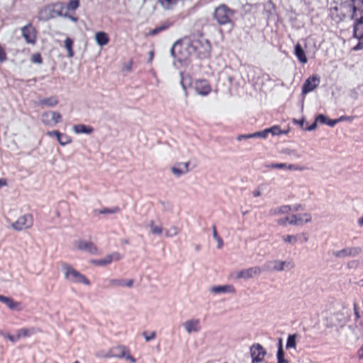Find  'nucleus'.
<instances>
[{
  "label": "nucleus",
  "mask_w": 363,
  "mask_h": 363,
  "mask_svg": "<svg viewBox=\"0 0 363 363\" xmlns=\"http://www.w3.org/2000/svg\"><path fill=\"white\" fill-rule=\"evenodd\" d=\"M268 167L272 169H284L286 167V163H272L270 165L267 166Z\"/></svg>",
  "instance_id": "3c124183"
},
{
  "label": "nucleus",
  "mask_w": 363,
  "mask_h": 363,
  "mask_svg": "<svg viewBox=\"0 0 363 363\" xmlns=\"http://www.w3.org/2000/svg\"><path fill=\"white\" fill-rule=\"evenodd\" d=\"M291 206V211H303L304 209L303 206L301 204H295V205Z\"/></svg>",
  "instance_id": "69168bd1"
},
{
  "label": "nucleus",
  "mask_w": 363,
  "mask_h": 363,
  "mask_svg": "<svg viewBox=\"0 0 363 363\" xmlns=\"http://www.w3.org/2000/svg\"><path fill=\"white\" fill-rule=\"evenodd\" d=\"M290 218L286 217L284 218H280L277 220V223L280 225H285L286 223L288 222L289 223Z\"/></svg>",
  "instance_id": "680f3d73"
},
{
  "label": "nucleus",
  "mask_w": 363,
  "mask_h": 363,
  "mask_svg": "<svg viewBox=\"0 0 363 363\" xmlns=\"http://www.w3.org/2000/svg\"><path fill=\"white\" fill-rule=\"evenodd\" d=\"M303 223V219L301 216L297 215H292L290 218L289 224L298 225Z\"/></svg>",
  "instance_id": "4c0bfd02"
},
{
  "label": "nucleus",
  "mask_w": 363,
  "mask_h": 363,
  "mask_svg": "<svg viewBox=\"0 0 363 363\" xmlns=\"http://www.w3.org/2000/svg\"><path fill=\"white\" fill-rule=\"evenodd\" d=\"M195 90L198 94L206 96L211 89L206 80H198L195 83Z\"/></svg>",
  "instance_id": "f3484780"
},
{
  "label": "nucleus",
  "mask_w": 363,
  "mask_h": 363,
  "mask_svg": "<svg viewBox=\"0 0 363 363\" xmlns=\"http://www.w3.org/2000/svg\"><path fill=\"white\" fill-rule=\"evenodd\" d=\"M354 36L358 39H363V15H359L354 19Z\"/></svg>",
  "instance_id": "6ab92c4d"
},
{
  "label": "nucleus",
  "mask_w": 363,
  "mask_h": 363,
  "mask_svg": "<svg viewBox=\"0 0 363 363\" xmlns=\"http://www.w3.org/2000/svg\"><path fill=\"white\" fill-rule=\"evenodd\" d=\"M294 263L287 260L272 259L268 260L262 266V272H278L284 270H291L294 267Z\"/></svg>",
  "instance_id": "20e7f679"
},
{
  "label": "nucleus",
  "mask_w": 363,
  "mask_h": 363,
  "mask_svg": "<svg viewBox=\"0 0 363 363\" xmlns=\"http://www.w3.org/2000/svg\"><path fill=\"white\" fill-rule=\"evenodd\" d=\"M359 262L357 260H351L347 263V267L349 269L357 267Z\"/></svg>",
  "instance_id": "bf43d9fd"
},
{
  "label": "nucleus",
  "mask_w": 363,
  "mask_h": 363,
  "mask_svg": "<svg viewBox=\"0 0 363 363\" xmlns=\"http://www.w3.org/2000/svg\"><path fill=\"white\" fill-rule=\"evenodd\" d=\"M183 326L188 334L199 333L201 329L200 320L198 318H191L186 320L183 323Z\"/></svg>",
  "instance_id": "4468645a"
},
{
  "label": "nucleus",
  "mask_w": 363,
  "mask_h": 363,
  "mask_svg": "<svg viewBox=\"0 0 363 363\" xmlns=\"http://www.w3.org/2000/svg\"><path fill=\"white\" fill-rule=\"evenodd\" d=\"M79 6V0H69L67 5V10L75 11Z\"/></svg>",
  "instance_id": "58836bf2"
},
{
  "label": "nucleus",
  "mask_w": 363,
  "mask_h": 363,
  "mask_svg": "<svg viewBox=\"0 0 363 363\" xmlns=\"http://www.w3.org/2000/svg\"><path fill=\"white\" fill-rule=\"evenodd\" d=\"M74 244L77 249L80 251L87 252L91 254H96L98 250L95 245L90 241L79 240L76 241Z\"/></svg>",
  "instance_id": "ddd939ff"
},
{
  "label": "nucleus",
  "mask_w": 363,
  "mask_h": 363,
  "mask_svg": "<svg viewBox=\"0 0 363 363\" xmlns=\"http://www.w3.org/2000/svg\"><path fill=\"white\" fill-rule=\"evenodd\" d=\"M0 336L7 338L13 343H15L17 342V339H16V335H10L9 333H6L1 330H0Z\"/></svg>",
  "instance_id": "37998d69"
},
{
  "label": "nucleus",
  "mask_w": 363,
  "mask_h": 363,
  "mask_svg": "<svg viewBox=\"0 0 363 363\" xmlns=\"http://www.w3.org/2000/svg\"><path fill=\"white\" fill-rule=\"evenodd\" d=\"M151 233L154 235H160L162 233V228L160 226H152Z\"/></svg>",
  "instance_id": "5fc2aeb1"
},
{
  "label": "nucleus",
  "mask_w": 363,
  "mask_h": 363,
  "mask_svg": "<svg viewBox=\"0 0 363 363\" xmlns=\"http://www.w3.org/2000/svg\"><path fill=\"white\" fill-rule=\"evenodd\" d=\"M234 14L235 11L230 9L225 4H220L215 9L213 16L220 26L230 24L232 27L233 25L232 18Z\"/></svg>",
  "instance_id": "7ed1b4c3"
},
{
  "label": "nucleus",
  "mask_w": 363,
  "mask_h": 363,
  "mask_svg": "<svg viewBox=\"0 0 363 363\" xmlns=\"http://www.w3.org/2000/svg\"><path fill=\"white\" fill-rule=\"evenodd\" d=\"M212 234H213V238L217 242V248L220 249L223 245V242L222 238L218 235V234L217 233L216 225L212 226Z\"/></svg>",
  "instance_id": "473e14b6"
},
{
  "label": "nucleus",
  "mask_w": 363,
  "mask_h": 363,
  "mask_svg": "<svg viewBox=\"0 0 363 363\" xmlns=\"http://www.w3.org/2000/svg\"><path fill=\"white\" fill-rule=\"evenodd\" d=\"M0 302L4 303L11 310L21 311V303L14 301L11 298L0 295Z\"/></svg>",
  "instance_id": "4be33fe9"
},
{
  "label": "nucleus",
  "mask_w": 363,
  "mask_h": 363,
  "mask_svg": "<svg viewBox=\"0 0 363 363\" xmlns=\"http://www.w3.org/2000/svg\"><path fill=\"white\" fill-rule=\"evenodd\" d=\"M160 5L165 9H169L172 6L177 4V0H158Z\"/></svg>",
  "instance_id": "c9c22d12"
},
{
  "label": "nucleus",
  "mask_w": 363,
  "mask_h": 363,
  "mask_svg": "<svg viewBox=\"0 0 363 363\" xmlns=\"http://www.w3.org/2000/svg\"><path fill=\"white\" fill-rule=\"evenodd\" d=\"M277 358V363H289V361L284 358V351L283 348H278Z\"/></svg>",
  "instance_id": "f704fd0d"
},
{
  "label": "nucleus",
  "mask_w": 363,
  "mask_h": 363,
  "mask_svg": "<svg viewBox=\"0 0 363 363\" xmlns=\"http://www.w3.org/2000/svg\"><path fill=\"white\" fill-rule=\"evenodd\" d=\"M209 291L214 294L235 293V289L232 285H218L213 286L209 289Z\"/></svg>",
  "instance_id": "aec40b11"
},
{
  "label": "nucleus",
  "mask_w": 363,
  "mask_h": 363,
  "mask_svg": "<svg viewBox=\"0 0 363 363\" xmlns=\"http://www.w3.org/2000/svg\"><path fill=\"white\" fill-rule=\"evenodd\" d=\"M252 138V133L251 134H246V135H240L237 137V140L238 141L242 140V139H250Z\"/></svg>",
  "instance_id": "338daca9"
},
{
  "label": "nucleus",
  "mask_w": 363,
  "mask_h": 363,
  "mask_svg": "<svg viewBox=\"0 0 363 363\" xmlns=\"http://www.w3.org/2000/svg\"><path fill=\"white\" fill-rule=\"evenodd\" d=\"M62 17L64 18H69V20H71L73 22H77L78 21V18L77 17H75V16H71L69 15V13H62Z\"/></svg>",
  "instance_id": "e2e57ef3"
},
{
  "label": "nucleus",
  "mask_w": 363,
  "mask_h": 363,
  "mask_svg": "<svg viewBox=\"0 0 363 363\" xmlns=\"http://www.w3.org/2000/svg\"><path fill=\"white\" fill-rule=\"evenodd\" d=\"M294 54L301 63L305 64L308 62L305 51L299 43L295 45Z\"/></svg>",
  "instance_id": "b1692460"
},
{
  "label": "nucleus",
  "mask_w": 363,
  "mask_h": 363,
  "mask_svg": "<svg viewBox=\"0 0 363 363\" xmlns=\"http://www.w3.org/2000/svg\"><path fill=\"white\" fill-rule=\"evenodd\" d=\"M172 25V23L169 21L164 22V23H162V25L156 28L157 33H159L162 31H164V30L168 29Z\"/></svg>",
  "instance_id": "de8ad7c7"
},
{
  "label": "nucleus",
  "mask_w": 363,
  "mask_h": 363,
  "mask_svg": "<svg viewBox=\"0 0 363 363\" xmlns=\"http://www.w3.org/2000/svg\"><path fill=\"white\" fill-rule=\"evenodd\" d=\"M72 129L76 134H90L94 131V128L91 126L86 125L84 124L74 125Z\"/></svg>",
  "instance_id": "393cba45"
},
{
  "label": "nucleus",
  "mask_w": 363,
  "mask_h": 363,
  "mask_svg": "<svg viewBox=\"0 0 363 363\" xmlns=\"http://www.w3.org/2000/svg\"><path fill=\"white\" fill-rule=\"evenodd\" d=\"M301 237H303V242L308 241V235L306 233H301L296 235H286L282 237V240L287 244L295 245L298 240L301 239Z\"/></svg>",
  "instance_id": "dca6fc26"
},
{
  "label": "nucleus",
  "mask_w": 363,
  "mask_h": 363,
  "mask_svg": "<svg viewBox=\"0 0 363 363\" xmlns=\"http://www.w3.org/2000/svg\"><path fill=\"white\" fill-rule=\"evenodd\" d=\"M143 335L145 340L148 342L155 338L156 333L153 331L150 334V335H147V332H143Z\"/></svg>",
  "instance_id": "864d4df0"
},
{
  "label": "nucleus",
  "mask_w": 363,
  "mask_h": 363,
  "mask_svg": "<svg viewBox=\"0 0 363 363\" xmlns=\"http://www.w3.org/2000/svg\"><path fill=\"white\" fill-rule=\"evenodd\" d=\"M58 104V99L56 96L44 98L39 101V104L48 107H54Z\"/></svg>",
  "instance_id": "c756f323"
},
{
  "label": "nucleus",
  "mask_w": 363,
  "mask_h": 363,
  "mask_svg": "<svg viewBox=\"0 0 363 363\" xmlns=\"http://www.w3.org/2000/svg\"><path fill=\"white\" fill-rule=\"evenodd\" d=\"M320 83V77L318 75L309 77L304 82L302 87V93L306 94L316 89Z\"/></svg>",
  "instance_id": "f8f14e48"
},
{
  "label": "nucleus",
  "mask_w": 363,
  "mask_h": 363,
  "mask_svg": "<svg viewBox=\"0 0 363 363\" xmlns=\"http://www.w3.org/2000/svg\"><path fill=\"white\" fill-rule=\"evenodd\" d=\"M296 334L289 335L287 337L286 347V349L296 348Z\"/></svg>",
  "instance_id": "2f4dec72"
},
{
  "label": "nucleus",
  "mask_w": 363,
  "mask_h": 363,
  "mask_svg": "<svg viewBox=\"0 0 363 363\" xmlns=\"http://www.w3.org/2000/svg\"><path fill=\"white\" fill-rule=\"evenodd\" d=\"M340 16L337 14V8H330V15L336 22L342 21L346 18L353 20L359 15H363V0H346L339 5Z\"/></svg>",
  "instance_id": "f03ea898"
},
{
  "label": "nucleus",
  "mask_w": 363,
  "mask_h": 363,
  "mask_svg": "<svg viewBox=\"0 0 363 363\" xmlns=\"http://www.w3.org/2000/svg\"><path fill=\"white\" fill-rule=\"evenodd\" d=\"M262 272V267L256 266L250 267L248 269H242L238 272L236 275L237 279H248L255 276H259Z\"/></svg>",
  "instance_id": "9b49d317"
},
{
  "label": "nucleus",
  "mask_w": 363,
  "mask_h": 363,
  "mask_svg": "<svg viewBox=\"0 0 363 363\" xmlns=\"http://www.w3.org/2000/svg\"><path fill=\"white\" fill-rule=\"evenodd\" d=\"M128 352V350L125 347L120 345L116 347L111 348L106 354L103 357L105 358L116 357L123 358L125 357V354Z\"/></svg>",
  "instance_id": "2eb2a0df"
},
{
  "label": "nucleus",
  "mask_w": 363,
  "mask_h": 363,
  "mask_svg": "<svg viewBox=\"0 0 363 363\" xmlns=\"http://www.w3.org/2000/svg\"><path fill=\"white\" fill-rule=\"evenodd\" d=\"M62 7L59 4H50L41 10L38 13V20L41 21H48L52 18L62 16Z\"/></svg>",
  "instance_id": "423d86ee"
},
{
  "label": "nucleus",
  "mask_w": 363,
  "mask_h": 363,
  "mask_svg": "<svg viewBox=\"0 0 363 363\" xmlns=\"http://www.w3.org/2000/svg\"><path fill=\"white\" fill-rule=\"evenodd\" d=\"M180 75V84L184 91L185 94H186V88L190 86L191 84V78L188 74H184L181 72L179 73Z\"/></svg>",
  "instance_id": "a878e982"
},
{
  "label": "nucleus",
  "mask_w": 363,
  "mask_h": 363,
  "mask_svg": "<svg viewBox=\"0 0 363 363\" xmlns=\"http://www.w3.org/2000/svg\"><path fill=\"white\" fill-rule=\"evenodd\" d=\"M62 266L65 272V277L67 280L72 283L84 284L87 286L90 285L89 280L84 274L74 269L71 265L63 263Z\"/></svg>",
  "instance_id": "39448f33"
},
{
  "label": "nucleus",
  "mask_w": 363,
  "mask_h": 363,
  "mask_svg": "<svg viewBox=\"0 0 363 363\" xmlns=\"http://www.w3.org/2000/svg\"><path fill=\"white\" fill-rule=\"evenodd\" d=\"M186 43V39L184 40H177L172 46L170 49V55L172 57L177 58L180 56V52L184 51V44Z\"/></svg>",
  "instance_id": "a211bd4d"
},
{
  "label": "nucleus",
  "mask_w": 363,
  "mask_h": 363,
  "mask_svg": "<svg viewBox=\"0 0 363 363\" xmlns=\"http://www.w3.org/2000/svg\"><path fill=\"white\" fill-rule=\"evenodd\" d=\"M52 120L55 122V123H58L62 121V116L59 112H52Z\"/></svg>",
  "instance_id": "8fccbe9b"
},
{
  "label": "nucleus",
  "mask_w": 363,
  "mask_h": 363,
  "mask_svg": "<svg viewBox=\"0 0 363 363\" xmlns=\"http://www.w3.org/2000/svg\"><path fill=\"white\" fill-rule=\"evenodd\" d=\"M33 225V216L30 214H26L20 216L11 226L16 230L20 231L30 228Z\"/></svg>",
  "instance_id": "6e6552de"
},
{
  "label": "nucleus",
  "mask_w": 363,
  "mask_h": 363,
  "mask_svg": "<svg viewBox=\"0 0 363 363\" xmlns=\"http://www.w3.org/2000/svg\"><path fill=\"white\" fill-rule=\"evenodd\" d=\"M289 170H295V171H303L305 169V167H301V166H298V165H296V164H289L287 165L286 164V167Z\"/></svg>",
  "instance_id": "603ef678"
},
{
  "label": "nucleus",
  "mask_w": 363,
  "mask_h": 363,
  "mask_svg": "<svg viewBox=\"0 0 363 363\" xmlns=\"http://www.w3.org/2000/svg\"><path fill=\"white\" fill-rule=\"evenodd\" d=\"M48 134L49 135H55L57 141L62 146L66 145L72 142V138L69 135L65 133H61L58 130L48 132Z\"/></svg>",
  "instance_id": "5701e85b"
},
{
  "label": "nucleus",
  "mask_w": 363,
  "mask_h": 363,
  "mask_svg": "<svg viewBox=\"0 0 363 363\" xmlns=\"http://www.w3.org/2000/svg\"><path fill=\"white\" fill-rule=\"evenodd\" d=\"M179 233V229L176 226H172L169 229L166 231V235L167 237H174Z\"/></svg>",
  "instance_id": "ea45409f"
},
{
  "label": "nucleus",
  "mask_w": 363,
  "mask_h": 363,
  "mask_svg": "<svg viewBox=\"0 0 363 363\" xmlns=\"http://www.w3.org/2000/svg\"><path fill=\"white\" fill-rule=\"evenodd\" d=\"M266 353V350L260 344H253L250 347V355L252 357V363H259L262 362Z\"/></svg>",
  "instance_id": "1a4fd4ad"
},
{
  "label": "nucleus",
  "mask_w": 363,
  "mask_h": 363,
  "mask_svg": "<svg viewBox=\"0 0 363 363\" xmlns=\"http://www.w3.org/2000/svg\"><path fill=\"white\" fill-rule=\"evenodd\" d=\"M96 265L104 266L110 264V259L106 255L104 258L92 261Z\"/></svg>",
  "instance_id": "a19ab883"
},
{
  "label": "nucleus",
  "mask_w": 363,
  "mask_h": 363,
  "mask_svg": "<svg viewBox=\"0 0 363 363\" xmlns=\"http://www.w3.org/2000/svg\"><path fill=\"white\" fill-rule=\"evenodd\" d=\"M119 211H120V208L118 206H115L112 208H104L99 210V213L100 214H108V213L114 214Z\"/></svg>",
  "instance_id": "e433bc0d"
},
{
  "label": "nucleus",
  "mask_w": 363,
  "mask_h": 363,
  "mask_svg": "<svg viewBox=\"0 0 363 363\" xmlns=\"http://www.w3.org/2000/svg\"><path fill=\"white\" fill-rule=\"evenodd\" d=\"M107 256H108V258H109V259H110V263L112 261L120 260L123 257V256L120 253H118L117 252H113L111 254H109Z\"/></svg>",
  "instance_id": "c03bdc74"
},
{
  "label": "nucleus",
  "mask_w": 363,
  "mask_h": 363,
  "mask_svg": "<svg viewBox=\"0 0 363 363\" xmlns=\"http://www.w3.org/2000/svg\"><path fill=\"white\" fill-rule=\"evenodd\" d=\"M354 118H355V116H342L340 118H338V121H339V123L342 122V121H345L352 122Z\"/></svg>",
  "instance_id": "4d7b16f0"
},
{
  "label": "nucleus",
  "mask_w": 363,
  "mask_h": 363,
  "mask_svg": "<svg viewBox=\"0 0 363 363\" xmlns=\"http://www.w3.org/2000/svg\"><path fill=\"white\" fill-rule=\"evenodd\" d=\"M317 123L318 122H315V121L311 125L306 128L305 130L307 131H313V130H315L317 128Z\"/></svg>",
  "instance_id": "774afa93"
},
{
  "label": "nucleus",
  "mask_w": 363,
  "mask_h": 363,
  "mask_svg": "<svg viewBox=\"0 0 363 363\" xmlns=\"http://www.w3.org/2000/svg\"><path fill=\"white\" fill-rule=\"evenodd\" d=\"M363 49V38L359 39V43L353 48V50L357 51Z\"/></svg>",
  "instance_id": "13d9d810"
},
{
  "label": "nucleus",
  "mask_w": 363,
  "mask_h": 363,
  "mask_svg": "<svg viewBox=\"0 0 363 363\" xmlns=\"http://www.w3.org/2000/svg\"><path fill=\"white\" fill-rule=\"evenodd\" d=\"M95 40L97 44L100 46H104L106 45L109 41L108 35L103 31L96 33Z\"/></svg>",
  "instance_id": "bb28decb"
},
{
  "label": "nucleus",
  "mask_w": 363,
  "mask_h": 363,
  "mask_svg": "<svg viewBox=\"0 0 363 363\" xmlns=\"http://www.w3.org/2000/svg\"><path fill=\"white\" fill-rule=\"evenodd\" d=\"M123 281L124 279H111L108 281V284L107 287H123Z\"/></svg>",
  "instance_id": "72a5a7b5"
},
{
  "label": "nucleus",
  "mask_w": 363,
  "mask_h": 363,
  "mask_svg": "<svg viewBox=\"0 0 363 363\" xmlns=\"http://www.w3.org/2000/svg\"><path fill=\"white\" fill-rule=\"evenodd\" d=\"M211 52V45L208 40L203 38L193 40L186 39L184 51L180 52L178 61H184L193 54L196 55L199 59H206L210 57Z\"/></svg>",
  "instance_id": "f257e3e1"
},
{
  "label": "nucleus",
  "mask_w": 363,
  "mask_h": 363,
  "mask_svg": "<svg viewBox=\"0 0 363 363\" xmlns=\"http://www.w3.org/2000/svg\"><path fill=\"white\" fill-rule=\"evenodd\" d=\"M171 172H172L173 174H174L177 177H179L182 174H186L184 170H182V169H181L179 168L176 167H171Z\"/></svg>",
  "instance_id": "49530a36"
},
{
  "label": "nucleus",
  "mask_w": 363,
  "mask_h": 363,
  "mask_svg": "<svg viewBox=\"0 0 363 363\" xmlns=\"http://www.w3.org/2000/svg\"><path fill=\"white\" fill-rule=\"evenodd\" d=\"M290 211H291V206L289 205H284L275 208H272L269 211V214L271 216H276L279 214H285L288 213Z\"/></svg>",
  "instance_id": "c85d7f7f"
},
{
  "label": "nucleus",
  "mask_w": 363,
  "mask_h": 363,
  "mask_svg": "<svg viewBox=\"0 0 363 363\" xmlns=\"http://www.w3.org/2000/svg\"><path fill=\"white\" fill-rule=\"evenodd\" d=\"M21 34L28 44L34 45L36 43V30L32 24L22 27Z\"/></svg>",
  "instance_id": "9d476101"
},
{
  "label": "nucleus",
  "mask_w": 363,
  "mask_h": 363,
  "mask_svg": "<svg viewBox=\"0 0 363 363\" xmlns=\"http://www.w3.org/2000/svg\"><path fill=\"white\" fill-rule=\"evenodd\" d=\"M342 314L336 313L330 316L331 324L330 327L342 326L345 324V321L342 320Z\"/></svg>",
  "instance_id": "cd10ccee"
},
{
  "label": "nucleus",
  "mask_w": 363,
  "mask_h": 363,
  "mask_svg": "<svg viewBox=\"0 0 363 363\" xmlns=\"http://www.w3.org/2000/svg\"><path fill=\"white\" fill-rule=\"evenodd\" d=\"M338 123V118L334 120L328 118L327 125H329L330 127H334Z\"/></svg>",
  "instance_id": "0e129e2a"
},
{
  "label": "nucleus",
  "mask_w": 363,
  "mask_h": 363,
  "mask_svg": "<svg viewBox=\"0 0 363 363\" xmlns=\"http://www.w3.org/2000/svg\"><path fill=\"white\" fill-rule=\"evenodd\" d=\"M349 96L354 100H357L359 97V94L355 89H352L349 92Z\"/></svg>",
  "instance_id": "6e6d98bb"
},
{
  "label": "nucleus",
  "mask_w": 363,
  "mask_h": 363,
  "mask_svg": "<svg viewBox=\"0 0 363 363\" xmlns=\"http://www.w3.org/2000/svg\"><path fill=\"white\" fill-rule=\"evenodd\" d=\"M73 40L70 38H67L65 40V47L67 50V55L69 57L74 56V51L72 50Z\"/></svg>",
  "instance_id": "7c9ffc66"
},
{
  "label": "nucleus",
  "mask_w": 363,
  "mask_h": 363,
  "mask_svg": "<svg viewBox=\"0 0 363 363\" xmlns=\"http://www.w3.org/2000/svg\"><path fill=\"white\" fill-rule=\"evenodd\" d=\"M38 331H40V330L34 327L21 328L16 331V339L18 341L21 337H30Z\"/></svg>",
  "instance_id": "412c9836"
},
{
  "label": "nucleus",
  "mask_w": 363,
  "mask_h": 363,
  "mask_svg": "<svg viewBox=\"0 0 363 363\" xmlns=\"http://www.w3.org/2000/svg\"><path fill=\"white\" fill-rule=\"evenodd\" d=\"M328 118L324 114H319L315 118V122L320 123L322 124H327Z\"/></svg>",
  "instance_id": "09e8293b"
},
{
  "label": "nucleus",
  "mask_w": 363,
  "mask_h": 363,
  "mask_svg": "<svg viewBox=\"0 0 363 363\" xmlns=\"http://www.w3.org/2000/svg\"><path fill=\"white\" fill-rule=\"evenodd\" d=\"M267 130H269V133H270L272 135H279L281 134V130L279 125H274L267 128Z\"/></svg>",
  "instance_id": "79ce46f5"
},
{
  "label": "nucleus",
  "mask_w": 363,
  "mask_h": 363,
  "mask_svg": "<svg viewBox=\"0 0 363 363\" xmlns=\"http://www.w3.org/2000/svg\"><path fill=\"white\" fill-rule=\"evenodd\" d=\"M362 250L360 247H347L333 252L336 258L344 259L346 257H355L358 256Z\"/></svg>",
  "instance_id": "0eeeda50"
},
{
  "label": "nucleus",
  "mask_w": 363,
  "mask_h": 363,
  "mask_svg": "<svg viewBox=\"0 0 363 363\" xmlns=\"http://www.w3.org/2000/svg\"><path fill=\"white\" fill-rule=\"evenodd\" d=\"M133 283H134V280L130 279H124V281H123V286H126L128 288H131L133 285Z\"/></svg>",
  "instance_id": "052dcab7"
},
{
  "label": "nucleus",
  "mask_w": 363,
  "mask_h": 363,
  "mask_svg": "<svg viewBox=\"0 0 363 363\" xmlns=\"http://www.w3.org/2000/svg\"><path fill=\"white\" fill-rule=\"evenodd\" d=\"M31 62L36 64H41L43 62L42 57L40 53H35L32 55Z\"/></svg>",
  "instance_id": "a18cd8bd"
}]
</instances>
